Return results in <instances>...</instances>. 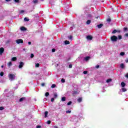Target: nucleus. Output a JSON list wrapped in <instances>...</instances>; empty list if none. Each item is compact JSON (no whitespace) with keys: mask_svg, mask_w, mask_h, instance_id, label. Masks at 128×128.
Returning a JSON list of instances; mask_svg holds the SVG:
<instances>
[{"mask_svg":"<svg viewBox=\"0 0 128 128\" xmlns=\"http://www.w3.org/2000/svg\"><path fill=\"white\" fill-rule=\"evenodd\" d=\"M56 52V49L52 48V52Z\"/></svg>","mask_w":128,"mask_h":128,"instance_id":"a18cd8bd","label":"nucleus"},{"mask_svg":"<svg viewBox=\"0 0 128 128\" xmlns=\"http://www.w3.org/2000/svg\"><path fill=\"white\" fill-rule=\"evenodd\" d=\"M96 18H98V17H97Z\"/></svg>","mask_w":128,"mask_h":128,"instance_id":"0e129e2a","label":"nucleus"},{"mask_svg":"<svg viewBox=\"0 0 128 128\" xmlns=\"http://www.w3.org/2000/svg\"><path fill=\"white\" fill-rule=\"evenodd\" d=\"M77 102H82V98H80L77 100Z\"/></svg>","mask_w":128,"mask_h":128,"instance_id":"9d476101","label":"nucleus"},{"mask_svg":"<svg viewBox=\"0 0 128 128\" xmlns=\"http://www.w3.org/2000/svg\"><path fill=\"white\" fill-rule=\"evenodd\" d=\"M72 104V101H70L69 102H68L67 103V106H70V104Z\"/></svg>","mask_w":128,"mask_h":128,"instance_id":"b1692460","label":"nucleus"},{"mask_svg":"<svg viewBox=\"0 0 128 128\" xmlns=\"http://www.w3.org/2000/svg\"><path fill=\"white\" fill-rule=\"evenodd\" d=\"M124 52H121L120 53V56H124Z\"/></svg>","mask_w":128,"mask_h":128,"instance_id":"e433bc0d","label":"nucleus"},{"mask_svg":"<svg viewBox=\"0 0 128 128\" xmlns=\"http://www.w3.org/2000/svg\"><path fill=\"white\" fill-rule=\"evenodd\" d=\"M54 98H58V93H56V92L54 93Z\"/></svg>","mask_w":128,"mask_h":128,"instance_id":"2eb2a0df","label":"nucleus"},{"mask_svg":"<svg viewBox=\"0 0 128 128\" xmlns=\"http://www.w3.org/2000/svg\"><path fill=\"white\" fill-rule=\"evenodd\" d=\"M14 2H20V0H14Z\"/></svg>","mask_w":128,"mask_h":128,"instance_id":"49530a36","label":"nucleus"},{"mask_svg":"<svg viewBox=\"0 0 128 128\" xmlns=\"http://www.w3.org/2000/svg\"><path fill=\"white\" fill-rule=\"evenodd\" d=\"M11 0H6V2H10Z\"/></svg>","mask_w":128,"mask_h":128,"instance_id":"bf43d9fd","label":"nucleus"},{"mask_svg":"<svg viewBox=\"0 0 128 128\" xmlns=\"http://www.w3.org/2000/svg\"><path fill=\"white\" fill-rule=\"evenodd\" d=\"M1 68H4V65H2V66H1Z\"/></svg>","mask_w":128,"mask_h":128,"instance_id":"052dcab7","label":"nucleus"},{"mask_svg":"<svg viewBox=\"0 0 128 128\" xmlns=\"http://www.w3.org/2000/svg\"><path fill=\"white\" fill-rule=\"evenodd\" d=\"M4 73L3 72H2L0 73V76H4Z\"/></svg>","mask_w":128,"mask_h":128,"instance_id":"2f4dec72","label":"nucleus"},{"mask_svg":"<svg viewBox=\"0 0 128 128\" xmlns=\"http://www.w3.org/2000/svg\"><path fill=\"white\" fill-rule=\"evenodd\" d=\"M42 128V126L40 125L37 126L36 127V128Z\"/></svg>","mask_w":128,"mask_h":128,"instance_id":"c03bdc74","label":"nucleus"},{"mask_svg":"<svg viewBox=\"0 0 128 128\" xmlns=\"http://www.w3.org/2000/svg\"><path fill=\"white\" fill-rule=\"evenodd\" d=\"M54 128H58V126H54Z\"/></svg>","mask_w":128,"mask_h":128,"instance_id":"13d9d810","label":"nucleus"},{"mask_svg":"<svg viewBox=\"0 0 128 128\" xmlns=\"http://www.w3.org/2000/svg\"><path fill=\"white\" fill-rule=\"evenodd\" d=\"M96 68H100V65H97L96 66Z\"/></svg>","mask_w":128,"mask_h":128,"instance_id":"3c124183","label":"nucleus"},{"mask_svg":"<svg viewBox=\"0 0 128 128\" xmlns=\"http://www.w3.org/2000/svg\"><path fill=\"white\" fill-rule=\"evenodd\" d=\"M83 74H88V71H84Z\"/></svg>","mask_w":128,"mask_h":128,"instance_id":"79ce46f5","label":"nucleus"},{"mask_svg":"<svg viewBox=\"0 0 128 128\" xmlns=\"http://www.w3.org/2000/svg\"><path fill=\"white\" fill-rule=\"evenodd\" d=\"M20 30H22L23 32H24V30H26V27H24V26H22L20 28Z\"/></svg>","mask_w":128,"mask_h":128,"instance_id":"1a4fd4ad","label":"nucleus"},{"mask_svg":"<svg viewBox=\"0 0 128 128\" xmlns=\"http://www.w3.org/2000/svg\"><path fill=\"white\" fill-rule=\"evenodd\" d=\"M106 22H112V20L110 19V18H108L106 20Z\"/></svg>","mask_w":128,"mask_h":128,"instance_id":"cd10ccee","label":"nucleus"},{"mask_svg":"<svg viewBox=\"0 0 128 128\" xmlns=\"http://www.w3.org/2000/svg\"><path fill=\"white\" fill-rule=\"evenodd\" d=\"M72 68V64H70L69 65V68Z\"/></svg>","mask_w":128,"mask_h":128,"instance_id":"09e8293b","label":"nucleus"},{"mask_svg":"<svg viewBox=\"0 0 128 128\" xmlns=\"http://www.w3.org/2000/svg\"><path fill=\"white\" fill-rule=\"evenodd\" d=\"M86 38L88 40H92V36L90 35L87 36Z\"/></svg>","mask_w":128,"mask_h":128,"instance_id":"20e7f679","label":"nucleus"},{"mask_svg":"<svg viewBox=\"0 0 128 128\" xmlns=\"http://www.w3.org/2000/svg\"><path fill=\"white\" fill-rule=\"evenodd\" d=\"M24 12V10H22L21 11H20V14H23Z\"/></svg>","mask_w":128,"mask_h":128,"instance_id":"58836bf2","label":"nucleus"},{"mask_svg":"<svg viewBox=\"0 0 128 128\" xmlns=\"http://www.w3.org/2000/svg\"><path fill=\"white\" fill-rule=\"evenodd\" d=\"M41 86H44V83H42V84H41Z\"/></svg>","mask_w":128,"mask_h":128,"instance_id":"603ef678","label":"nucleus"},{"mask_svg":"<svg viewBox=\"0 0 128 128\" xmlns=\"http://www.w3.org/2000/svg\"><path fill=\"white\" fill-rule=\"evenodd\" d=\"M23 50H26V48H23Z\"/></svg>","mask_w":128,"mask_h":128,"instance_id":"680f3d73","label":"nucleus"},{"mask_svg":"<svg viewBox=\"0 0 128 128\" xmlns=\"http://www.w3.org/2000/svg\"><path fill=\"white\" fill-rule=\"evenodd\" d=\"M110 40L112 42H118V38L116 36H112L110 37Z\"/></svg>","mask_w":128,"mask_h":128,"instance_id":"f257e3e1","label":"nucleus"},{"mask_svg":"<svg viewBox=\"0 0 128 128\" xmlns=\"http://www.w3.org/2000/svg\"><path fill=\"white\" fill-rule=\"evenodd\" d=\"M4 48H0V54H4Z\"/></svg>","mask_w":128,"mask_h":128,"instance_id":"39448f33","label":"nucleus"},{"mask_svg":"<svg viewBox=\"0 0 128 128\" xmlns=\"http://www.w3.org/2000/svg\"><path fill=\"white\" fill-rule=\"evenodd\" d=\"M64 44H70V41L66 40L64 42Z\"/></svg>","mask_w":128,"mask_h":128,"instance_id":"4be33fe9","label":"nucleus"},{"mask_svg":"<svg viewBox=\"0 0 128 128\" xmlns=\"http://www.w3.org/2000/svg\"><path fill=\"white\" fill-rule=\"evenodd\" d=\"M24 22H28V20H30V19H28V18H24Z\"/></svg>","mask_w":128,"mask_h":128,"instance_id":"aec40b11","label":"nucleus"},{"mask_svg":"<svg viewBox=\"0 0 128 128\" xmlns=\"http://www.w3.org/2000/svg\"><path fill=\"white\" fill-rule=\"evenodd\" d=\"M28 44H32V42H28Z\"/></svg>","mask_w":128,"mask_h":128,"instance_id":"6e6d98bb","label":"nucleus"},{"mask_svg":"<svg viewBox=\"0 0 128 128\" xmlns=\"http://www.w3.org/2000/svg\"><path fill=\"white\" fill-rule=\"evenodd\" d=\"M54 98H51V102H54Z\"/></svg>","mask_w":128,"mask_h":128,"instance_id":"8fccbe9b","label":"nucleus"},{"mask_svg":"<svg viewBox=\"0 0 128 128\" xmlns=\"http://www.w3.org/2000/svg\"><path fill=\"white\" fill-rule=\"evenodd\" d=\"M34 4H38V0H33Z\"/></svg>","mask_w":128,"mask_h":128,"instance_id":"72a5a7b5","label":"nucleus"},{"mask_svg":"<svg viewBox=\"0 0 128 128\" xmlns=\"http://www.w3.org/2000/svg\"><path fill=\"white\" fill-rule=\"evenodd\" d=\"M122 36L120 35H118V40H122Z\"/></svg>","mask_w":128,"mask_h":128,"instance_id":"c85d7f7f","label":"nucleus"},{"mask_svg":"<svg viewBox=\"0 0 128 128\" xmlns=\"http://www.w3.org/2000/svg\"><path fill=\"white\" fill-rule=\"evenodd\" d=\"M34 54H32L30 55L31 58H34Z\"/></svg>","mask_w":128,"mask_h":128,"instance_id":"ea45409f","label":"nucleus"},{"mask_svg":"<svg viewBox=\"0 0 128 128\" xmlns=\"http://www.w3.org/2000/svg\"><path fill=\"white\" fill-rule=\"evenodd\" d=\"M8 66H12V62H10L8 63Z\"/></svg>","mask_w":128,"mask_h":128,"instance_id":"f8f14e48","label":"nucleus"},{"mask_svg":"<svg viewBox=\"0 0 128 128\" xmlns=\"http://www.w3.org/2000/svg\"><path fill=\"white\" fill-rule=\"evenodd\" d=\"M4 110V106L0 107V110Z\"/></svg>","mask_w":128,"mask_h":128,"instance_id":"473e14b6","label":"nucleus"},{"mask_svg":"<svg viewBox=\"0 0 128 128\" xmlns=\"http://www.w3.org/2000/svg\"><path fill=\"white\" fill-rule=\"evenodd\" d=\"M118 30H114L112 32V34H116V32H117Z\"/></svg>","mask_w":128,"mask_h":128,"instance_id":"c756f323","label":"nucleus"},{"mask_svg":"<svg viewBox=\"0 0 128 128\" xmlns=\"http://www.w3.org/2000/svg\"><path fill=\"white\" fill-rule=\"evenodd\" d=\"M121 86L122 88H124V86H126V83H124V82H121Z\"/></svg>","mask_w":128,"mask_h":128,"instance_id":"4468645a","label":"nucleus"},{"mask_svg":"<svg viewBox=\"0 0 128 128\" xmlns=\"http://www.w3.org/2000/svg\"><path fill=\"white\" fill-rule=\"evenodd\" d=\"M91 22L92 21L90 20H88L87 22H86V24H90Z\"/></svg>","mask_w":128,"mask_h":128,"instance_id":"412c9836","label":"nucleus"},{"mask_svg":"<svg viewBox=\"0 0 128 128\" xmlns=\"http://www.w3.org/2000/svg\"><path fill=\"white\" fill-rule=\"evenodd\" d=\"M16 60H17L16 57H13L12 58V62H16Z\"/></svg>","mask_w":128,"mask_h":128,"instance_id":"f3484780","label":"nucleus"},{"mask_svg":"<svg viewBox=\"0 0 128 128\" xmlns=\"http://www.w3.org/2000/svg\"><path fill=\"white\" fill-rule=\"evenodd\" d=\"M56 85L55 84H52L51 86L52 88H56Z\"/></svg>","mask_w":128,"mask_h":128,"instance_id":"393cba45","label":"nucleus"},{"mask_svg":"<svg viewBox=\"0 0 128 128\" xmlns=\"http://www.w3.org/2000/svg\"><path fill=\"white\" fill-rule=\"evenodd\" d=\"M16 42L18 44H24V40L22 39H18L16 40Z\"/></svg>","mask_w":128,"mask_h":128,"instance_id":"7ed1b4c3","label":"nucleus"},{"mask_svg":"<svg viewBox=\"0 0 128 128\" xmlns=\"http://www.w3.org/2000/svg\"><path fill=\"white\" fill-rule=\"evenodd\" d=\"M24 62H20V65L18 66L19 68H22V66H24Z\"/></svg>","mask_w":128,"mask_h":128,"instance_id":"423d86ee","label":"nucleus"},{"mask_svg":"<svg viewBox=\"0 0 128 128\" xmlns=\"http://www.w3.org/2000/svg\"><path fill=\"white\" fill-rule=\"evenodd\" d=\"M44 114H45L44 118H48V111L45 112Z\"/></svg>","mask_w":128,"mask_h":128,"instance_id":"dca6fc26","label":"nucleus"},{"mask_svg":"<svg viewBox=\"0 0 128 128\" xmlns=\"http://www.w3.org/2000/svg\"><path fill=\"white\" fill-rule=\"evenodd\" d=\"M51 122H52L50 120L47 121V124H50Z\"/></svg>","mask_w":128,"mask_h":128,"instance_id":"4c0bfd02","label":"nucleus"},{"mask_svg":"<svg viewBox=\"0 0 128 128\" xmlns=\"http://www.w3.org/2000/svg\"><path fill=\"white\" fill-rule=\"evenodd\" d=\"M62 102H66V97H62Z\"/></svg>","mask_w":128,"mask_h":128,"instance_id":"bb28decb","label":"nucleus"},{"mask_svg":"<svg viewBox=\"0 0 128 128\" xmlns=\"http://www.w3.org/2000/svg\"><path fill=\"white\" fill-rule=\"evenodd\" d=\"M8 76L10 80H14V78H16V75L14 74H9Z\"/></svg>","mask_w":128,"mask_h":128,"instance_id":"f03ea898","label":"nucleus"},{"mask_svg":"<svg viewBox=\"0 0 128 128\" xmlns=\"http://www.w3.org/2000/svg\"><path fill=\"white\" fill-rule=\"evenodd\" d=\"M36 68H40V64L37 63L36 66H35Z\"/></svg>","mask_w":128,"mask_h":128,"instance_id":"7c9ffc66","label":"nucleus"},{"mask_svg":"<svg viewBox=\"0 0 128 128\" xmlns=\"http://www.w3.org/2000/svg\"><path fill=\"white\" fill-rule=\"evenodd\" d=\"M124 32H128V28H126V27L124 28Z\"/></svg>","mask_w":128,"mask_h":128,"instance_id":"a211bd4d","label":"nucleus"},{"mask_svg":"<svg viewBox=\"0 0 128 128\" xmlns=\"http://www.w3.org/2000/svg\"><path fill=\"white\" fill-rule=\"evenodd\" d=\"M78 94V91H74L73 94Z\"/></svg>","mask_w":128,"mask_h":128,"instance_id":"37998d69","label":"nucleus"},{"mask_svg":"<svg viewBox=\"0 0 128 128\" xmlns=\"http://www.w3.org/2000/svg\"><path fill=\"white\" fill-rule=\"evenodd\" d=\"M26 100V97H22V98H20L19 100V102H22V101H24V100Z\"/></svg>","mask_w":128,"mask_h":128,"instance_id":"0eeeda50","label":"nucleus"},{"mask_svg":"<svg viewBox=\"0 0 128 128\" xmlns=\"http://www.w3.org/2000/svg\"><path fill=\"white\" fill-rule=\"evenodd\" d=\"M62 82H66V80L64 78L61 80Z\"/></svg>","mask_w":128,"mask_h":128,"instance_id":"f704fd0d","label":"nucleus"},{"mask_svg":"<svg viewBox=\"0 0 128 128\" xmlns=\"http://www.w3.org/2000/svg\"><path fill=\"white\" fill-rule=\"evenodd\" d=\"M50 96V92H46L45 96Z\"/></svg>","mask_w":128,"mask_h":128,"instance_id":"a878e982","label":"nucleus"},{"mask_svg":"<svg viewBox=\"0 0 128 128\" xmlns=\"http://www.w3.org/2000/svg\"><path fill=\"white\" fill-rule=\"evenodd\" d=\"M117 32H118L120 34V30H117Z\"/></svg>","mask_w":128,"mask_h":128,"instance_id":"5fc2aeb1","label":"nucleus"},{"mask_svg":"<svg viewBox=\"0 0 128 128\" xmlns=\"http://www.w3.org/2000/svg\"><path fill=\"white\" fill-rule=\"evenodd\" d=\"M122 91L123 92H126V89L124 87L122 88Z\"/></svg>","mask_w":128,"mask_h":128,"instance_id":"5701e85b","label":"nucleus"},{"mask_svg":"<svg viewBox=\"0 0 128 128\" xmlns=\"http://www.w3.org/2000/svg\"><path fill=\"white\" fill-rule=\"evenodd\" d=\"M120 68H124V64H120Z\"/></svg>","mask_w":128,"mask_h":128,"instance_id":"ddd939ff","label":"nucleus"},{"mask_svg":"<svg viewBox=\"0 0 128 128\" xmlns=\"http://www.w3.org/2000/svg\"><path fill=\"white\" fill-rule=\"evenodd\" d=\"M124 36H126V38H128V33H126L124 34Z\"/></svg>","mask_w":128,"mask_h":128,"instance_id":"de8ad7c7","label":"nucleus"},{"mask_svg":"<svg viewBox=\"0 0 128 128\" xmlns=\"http://www.w3.org/2000/svg\"><path fill=\"white\" fill-rule=\"evenodd\" d=\"M126 62H128V58H127V59L126 60Z\"/></svg>","mask_w":128,"mask_h":128,"instance_id":"4d7b16f0","label":"nucleus"},{"mask_svg":"<svg viewBox=\"0 0 128 128\" xmlns=\"http://www.w3.org/2000/svg\"><path fill=\"white\" fill-rule=\"evenodd\" d=\"M68 38L69 40H72V36H69Z\"/></svg>","mask_w":128,"mask_h":128,"instance_id":"a19ab883","label":"nucleus"},{"mask_svg":"<svg viewBox=\"0 0 128 128\" xmlns=\"http://www.w3.org/2000/svg\"><path fill=\"white\" fill-rule=\"evenodd\" d=\"M112 80L111 78H109V79H108L106 82L108 84V82H110Z\"/></svg>","mask_w":128,"mask_h":128,"instance_id":"6ab92c4d","label":"nucleus"},{"mask_svg":"<svg viewBox=\"0 0 128 128\" xmlns=\"http://www.w3.org/2000/svg\"><path fill=\"white\" fill-rule=\"evenodd\" d=\"M70 112H72V110L66 111V114H70Z\"/></svg>","mask_w":128,"mask_h":128,"instance_id":"c9c22d12","label":"nucleus"},{"mask_svg":"<svg viewBox=\"0 0 128 128\" xmlns=\"http://www.w3.org/2000/svg\"><path fill=\"white\" fill-rule=\"evenodd\" d=\"M125 76H126V78H128V73L127 74H126Z\"/></svg>","mask_w":128,"mask_h":128,"instance_id":"864d4df0","label":"nucleus"},{"mask_svg":"<svg viewBox=\"0 0 128 128\" xmlns=\"http://www.w3.org/2000/svg\"><path fill=\"white\" fill-rule=\"evenodd\" d=\"M90 56H87L84 58V60H86V62H88V60H90Z\"/></svg>","mask_w":128,"mask_h":128,"instance_id":"6e6552de","label":"nucleus"},{"mask_svg":"<svg viewBox=\"0 0 128 128\" xmlns=\"http://www.w3.org/2000/svg\"><path fill=\"white\" fill-rule=\"evenodd\" d=\"M104 26V24H100L98 25L97 26L98 28H102V26Z\"/></svg>","mask_w":128,"mask_h":128,"instance_id":"9b49d317","label":"nucleus"},{"mask_svg":"<svg viewBox=\"0 0 128 128\" xmlns=\"http://www.w3.org/2000/svg\"><path fill=\"white\" fill-rule=\"evenodd\" d=\"M91 16L90 15H89L88 16Z\"/></svg>","mask_w":128,"mask_h":128,"instance_id":"e2e57ef3","label":"nucleus"}]
</instances>
